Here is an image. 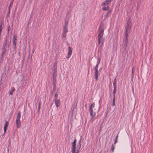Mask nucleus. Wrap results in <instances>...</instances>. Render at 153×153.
Instances as JSON below:
<instances>
[{
  "mask_svg": "<svg viewBox=\"0 0 153 153\" xmlns=\"http://www.w3.org/2000/svg\"><path fill=\"white\" fill-rule=\"evenodd\" d=\"M104 31V28L103 24L101 23L99 28V32L98 34V44L99 45L101 43L100 46H102L103 43L104 38L103 37Z\"/></svg>",
  "mask_w": 153,
  "mask_h": 153,
  "instance_id": "1",
  "label": "nucleus"
},
{
  "mask_svg": "<svg viewBox=\"0 0 153 153\" xmlns=\"http://www.w3.org/2000/svg\"><path fill=\"white\" fill-rule=\"evenodd\" d=\"M95 104L94 103H93L90 106L89 108V111L90 112V115L91 117V120H92L94 117L95 116L96 112L95 111L93 112V110L92 108H94Z\"/></svg>",
  "mask_w": 153,
  "mask_h": 153,
  "instance_id": "2",
  "label": "nucleus"
},
{
  "mask_svg": "<svg viewBox=\"0 0 153 153\" xmlns=\"http://www.w3.org/2000/svg\"><path fill=\"white\" fill-rule=\"evenodd\" d=\"M131 22L130 19L127 21L126 23V26L125 32V33L129 34L130 32V29L131 28Z\"/></svg>",
  "mask_w": 153,
  "mask_h": 153,
  "instance_id": "3",
  "label": "nucleus"
},
{
  "mask_svg": "<svg viewBox=\"0 0 153 153\" xmlns=\"http://www.w3.org/2000/svg\"><path fill=\"white\" fill-rule=\"evenodd\" d=\"M128 34L125 33L124 38L123 39V47L125 50H126L127 46L128 41Z\"/></svg>",
  "mask_w": 153,
  "mask_h": 153,
  "instance_id": "4",
  "label": "nucleus"
},
{
  "mask_svg": "<svg viewBox=\"0 0 153 153\" xmlns=\"http://www.w3.org/2000/svg\"><path fill=\"white\" fill-rule=\"evenodd\" d=\"M76 140L75 139L74 142L72 143V148L71 149L72 153H75L76 151Z\"/></svg>",
  "mask_w": 153,
  "mask_h": 153,
  "instance_id": "5",
  "label": "nucleus"
},
{
  "mask_svg": "<svg viewBox=\"0 0 153 153\" xmlns=\"http://www.w3.org/2000/svg\"><path fill=\"white\" fill-rule=\"evenodd\" d=\"M68 21L65 20V25L64 26L63 29V32L66 33L68 31Z\"/></svg>",
  "mask_w": 153,
  "mask_h": 153,
  "instance_id": "6",
  "label": "nucleus"
},
{
  "mask_svg": "<svg viewBox=\"0 0 153 153\" xmlns=\"http://www.w3.org/2000/svg\"><path fill=\"white\" fill-rule=\"evenodd\" d=\"M68 56H67L68 59L69 58L71 57L72 51V49L69 46V47H68Z\"/></svg>",
  "mask_w": 153,
  "mask_h": 153,
  "instance_id": "7",
  "label": "nucleus"
},
{
  "mask_svg": "<svg viewBox=\"0 0 153 153\" xmlns=\"http://www.w3.org/2000/svg\"><path fill=\"white\" fill-rule=\"evenodd\" d=\"M55 105L57 108L60 105V101L58 99H55Z\"/></svg>",
  "mask_w": 153,
  "mask_h": 153,
  "instance_id": "8",
  "label": "nucleus"
},
{
  "mask_svg": "<svg viewBox=\"0 0 153 153\" xmlns=\"http://www.w3.org/2000/svg\"><path fill=\"white\" fill-rule=\"evenodd\" d=\"M111 10L108 11V12L105 15V19L109 17V16L111 15Z\"/></svg>",
  "mask_w": 153,
  "mask_h": 153,
  "instance_id": "9",
  "label": "nucleus"
},
{
  "mask_svg": "<svg viewBox=\"0 0 153 153\" xmlns=\"http://www.w3.org/2000/svg\"><path fill=\"white\" fill-rule=\"evenodd\" d=\"M81 140H79V142L77 144V146L76 147V149H78L77 152H76V153H78L79 152V151L81 147Z\"/></svg>",
  "mask_w": 153,
  "mask_h": 153,
  "instance_id": "10",
  "label": "nucleus"
},
{
  "mask_svg": "<svg viewBox=\"0 0 153 153\" xmlns=\"http://www.w3.org/2000/svg\"><path fill=\"white\" fill-rule=\"evenodd\" d=\"M16 127L17 128H19L21 126V122L20 120H16Z\"/></svg>",
  "mask_w": 153,
  "mask_h": 153,
  "instance_id": "11",
  "label": "nucleus"
},
{
  "mask_svg": "<svg viewBox=\"0 0 153 153\" xmlns=\"http://www.w3.org/2000/svg\"><path fill=\"white\" fill-rule=\"evenodd\" d=\"M56 78H53V85L54 87V88H55L56 87Z\"/></svg>",
  "mask_w": 153,
  "mask_h": 153,
  "instance_id": "12",
  "label": "nucleus"
},
{
  "mask_svg": "<svg viewBox=\"0 0 153 153\" xmlns=\"http://www.w3.org/2000/svg\"><path fill=\"white\" fill-rule=\"evenodd\" d=\"M21 117V112L20 111H19L16 117V120H20V119Z\"/></svg>",
  "mask_w": 153,
  "mask_h": 153,
  "instance_id": "13",
  "label": "nucleus"
},
{
  "mask_svg": "<svg viewBox=\"0 0 153 153\" xmlns=\"http://www.w3.org/2000/svg\"><path fill=\"white\" fill-rule=\"evenodd\" d=\"M15 90V88L14 87H12L11 88V90L10 91L9 94L10 95H12L13 94V92Z\"/></svg>",
  "mask_w": 153,
  "mask_h": 153,
  "instance_id": "14",
  "label": "nucleus"
},
{
  "mask_svg": "<svg viewBox=\"0 0 153 153\" xmlns=\"http://www.w3.org/2000/svg\"><path fill=\"white\" fill-rule=\"evenodd\" d=\"M8 125V122L7 121H6L5 122V124L4 126V133L6 132L7 130V128Z\"/></svg>",
  "mask_w": 153,
  "mask_h": 153,
  "instance_id": "15",
  "label": "nucleus"
},
{
  "mask_svg": "<svg viewBox=\"0 0 153 153\" xmlns=\"http://www.w3.org/2000/svg\"><path fill=\"white\" fill-rule=\"evenodd\" d=\"M98 71H95L94 76L96 81L97 80L98 78Z\"/></svg>",
  "mask_w": 153,
  "mask_h": 153,
  "instance_id": "16",
  "label": "nucleus"
},
{
  "mask_svg": "<svg viewBox=\"0 0 153 153\" xmlns=\"http://www.w3.org/2000/svg\"><path fill=\"white\" fill-rule=\"evenodd\" d=\"M53 72H57V67L56 65V64H54V65L53 66Z\"/></svg>",
  "mask_w": 153,
  "mask_h": 153,
  "instance_id": "17",
  "label": "nucleus"
},
{
  "mask_svg": "<svg viewBox=\"0 0 153 153\" xmlns=\"http://www.w3.org/2000/svg\"><path fill=\"white\" fill-rule=\"evenodd\" d=\"M109 7L108 6H107L106 7L104 6L102 7V9L103 10L105 11L108 10L109 9Z\"/></svg>",
  "mask_w": 153,
  "mask_h": 153,
  "instance_id": "18",
  "label": "nucleus"
},
{
  "mask_svg": "<svg viewBox=\"0 0 153 153\" xmlns=\"http://www.w3.org/2000/svg\"><path fill=\"white\" fill-rule=\"evenodd\" d=\"M6 49L5 48H4L2 50V55L1 56L3 57L5 53H6Z\"/></svg>",
  "mask_w": 153,
  "mask_h": 153,
  "instance_id": "19",
  "label": "nucleus"
},
{
  "mask_svg": "<svg viewBox=\"0 0 153 153\" xmlns=\"http://www.w3.org/2000/svg\"><path fill=\"white\" fill-rule=\"evenodd\" d=\"M114 90H113V97H114V96H115V93L116 92V91H117L116 86H114Z\"/></svg>",
  "mask_w": 153,
  "mask_h": 153,
  "instance_id": "20",
  "label": "nucleus"
},
{
  "mask_svg": "<svg viewBox=\"0 0 153 153\" xmlns=\"http://www.w3.org/2000/svg\"><path fill=\"white\" fill-rule=\"evenodd\" d=\"M115 147V145L114 144H113L112 145L111 148V152H114V148Z\"/></svg>",
  "mask_w": 153,
  "mask_h": 153,
  "instance_id": "21",
  "label": "nucleus"
},
{
  "mask_svg": "<svg viewBox=\"0 0 153 153\" xmlns=\"http://www.w3.org/2000/svg\"><path fill=\"white\" fill-rule=\"evenodd\" d=\"M115 105V96H114V97H113V102L112 104V105L113 106H114Z\"/></svg>",
  "mask_w": 153,
  "mask_h": 153,
  "instance_id": "22",
  "label": "nucleus"
},
{
  "mask_svg": "<svg viewBox=\"0 0 153 153\" xmlns=\"http://www.w3.org/2000/svg\"><path fill=\"white\" fill-rule=\"evenodd\" d=\"M56 72H53V78H56L57 76Z\"/></svg>",
  "mask_w": 153,
  "mask_h": 153,
  "instance_id": "23",
  "label": "nucleus"
},
{
  "mask_svg": "<svg viewBox=\"0 0 153 153\" xmlns=\"http://www.w3.org/2000/svg\"><path fill=\"white\" fill-rule=\"evenodd\" d=\"M108 4H107V3L106 2H105V1L104 2L102 3L101 4L102 6L103 7L105 6L106 5H107Z\"/></svg>",
  "mask_w": 153,
  "mask_h": 153,
  "instance_id": "24",
  "label": "nucleus"
},
{
  "mask_svg": "<svg viewBox=\"0 0 153 153\" xmlns=\"http://www.w3.org/2000/svg\"><path fill=\"white\" fill-rule=\"evenodd\" d=\"M66 33H62V38H65L66 36Z\"/></svg>",
  "mask_w": 153,
  "mask_h": 153,
  "instance_id": "25",
  "label": "nucleus"
},
{
  "mask_svg": "<svg viewBox=\"0 0 153 153\" xmlns=\"http://www.w3.org/2000/svg\"><path fill=\"white\" fill-rule=\"evenodd\" d=\"M41 102H39V107L38 108V112H39L40 109Z\"/></svg>",
  "mask_w": 153,
  "mask_h": 153,
  "instance_id": "26",
  "label": "nucleus"
},
{
  "mask_svg": "<svg viewBox=\"0 0 153 153\" xmlns=\"http://www.w3.org/2000/svg\"><path fill=\"white\" fill-rule=\"evenodd\" d=\"M13 45L14 46L15 48H16V42L15 41H13Z\"/></svg>",
  "mask_w": 153,
  "mask_h": 153,
  "instance_id": "27",
  "label": "nucleus"
},
{
  "mask_svg": "<svg viewBox=\"0 0 153 153\" xmlns=\"http://www.w3.org/2000/svg\"><path fill=\"white\" fill-rule=\"evenodd\" d=\"M118 134L116 137V138H115V142H114V144H115L116 143H117V138L118 137Z\"/></svg>",
  "mask_w": 153,
  "mask_h": 153,
  "instance_id": "28",
  "label": "nucleus"
},
{
  "mask_svg": "<svg viewBox=\"0 0 153 153\" xmlns=\"http://www.w3.org/2000/svg\"><path fill=\"white\" fill-rule=\"evenodd\" d=\"M58 96V94H57V92H56L55 95L54 96V98H55V99H57V97Z\"/></svg>",
  "mask_w": 153,
  "mask_h": 153,
  "instance_id": "29",
  "label": "nucleus"
},
{
  "mask_svg": "<svg viewBox=\"0 0 153 153\" xmlns=\"http://www.w3.org/2000/svg\"><path fill=\"white\" fill-rule=\"evenodd\" d=\"M98 65L97 64L96 65V66H95V71H98Z\"/></svg>",
  "mask_w": 153,
  "mask_h": 153,
  "instance_id": "30",
  "label": "nucleus"
},
{
  "mask_svg": "<svg viewBox=\"0 0 153 153\" xmlns=\"http://www.w3.org/2000/svg\"><path fill=\"white\" fill-rule=\"evenodd\" d=\"M3 29V27L2 25V24H0V32H1L2 30Z\"/></svg>",
  "mask_w": 153,
  "mask_h": 153,
  "instance_id": "31",
  "label": "nucleus"
},
{
  "mask_svg": "<svg viewBox=\"0 0 153 153\" xmlns=\"http://www.w3.org/2000/svg\"><path fill=\"white\" fill-rule=\"evenodd\" d=\"M116 78H115V79H114V82H113V86H116Z\"/></svg>",
  "mask_w": 153,
  "mask_h": 153,
  "instance_id": "32",
  "label": "nucleus"
},
{
  "mask_svg": "<svg viewBox=\"0 0 153 153\" xmlns=\"http://www.w3.org/2000/svg\"><path fill=\"white\" fill-rule=\"evenodd\" d=\"M100 58H98V60H97V64L99 65V64L100 63Z\"/></svg>",
  "mask_w": 153,
  "mask_h": 153,
  "instance_id": "33",
  "label": "nucleus"
},
{
  "mask_svg": "<svg viewBox=\"0 0 153 153\" xmlns=\"http://www.w3.org/2000/svg\"><path fill=\"white\" fill-rule=\"evenodd\" d=\"M17 40V39L15 38V36L13 37V41H15Z\"/></svg>",
  "mask_w": 153,
  "mask_h": 153,
  "instance_id": "34",
  "label": "nucleus"
},
{
  "mask_svg": "<svg viewBox=\"0 0 153 153\" xmlns=\"http://www.w3.org/2000/svg\"><path fill=\"white\" fill-rule=\"evenodd\" d=\"M132 74H133V70L132 71Z\"/></svg>",
  "mask_w": 153,
  "mask_h": 153,
  "instance_id": "35",
  "label": "nucleus"
},
{
  "mask_svg": "<svg viewBox=\"0 0 153 153\" xmlns=\"http://www.w3.org/2000/svg\"><path fill=\"white\" fill-rule=\"evenodd\" d=\"M34 52V51H33V53Z\"/></svg>",
  "mask_w": 153,
  "mask_h": 153,
  "instance_id": "36",
  "label": "nucleus"
},
{
  "mask_svg": "<svg viewBox=\"0 0 153 153\" xmlns=\"http://www.w3.org/2000/svg\"><path fill=\"white\" fill-rule=\"evenodd\" d=\"M75 153H76H76L75 152Z\"/></svg>",
  "mask_w": 153,
  "mask_h": 153,
  "instance_id": "37",
  "label": "nucleus"
}]
</instances>
